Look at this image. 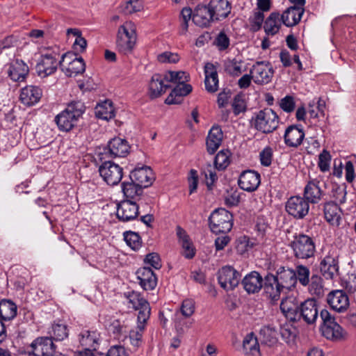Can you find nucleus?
Segmentation results:
<instances>
[{"label":"nucleus","mask_w":356,"mask_h":356,"mask_svg":"<svg viewBox=\"0 0 356 356\" xmlns=\"http://www.w3.org/2000/svg\"><path fill=\"white\" fill-rule=\"evenodd\" d=\"M149 87L151 97L156 98L171 86L165 81V75L155 74L152 76Z\"/></svg>","instance_id":"473e14b6"},{"label":"nucleus","mask_w":356,"mask_h":356,"mask_svg":"<svg viewBox=\"0 0 356 356\" xmlns=\"http://www.w3.org/2000/svg\"><path fill=\"white\" fill-rule=\"evenodd\" d=\"M289 245L297 259H307L314 256L315 243L312 238L306 234H296Z\"/></svg>","instance_id":"20e7f679"},{"label":"nucleus","mask_w":356,"mask_h":356,"mask_svg":"<svg viewBox=\"0 0 356 356\" xmlns=\"http://www.w3.org/2000/svg\"><path fill=\"white\" fill-rule=\"evenodd\" d=\"M138 325L137 326L140 327L143 325V328H145V323L148 321L150 316L151 308L149 307V302L147 304L143 305L141 308L138 309Z\"/></svg>","instance_id":"680f3d73"},{"label":"nucleus","mask_w":356,"mask_h":356,"mask_svg":"<svg viewBox=\"0 0 356 356\" xmlns=\"http://www.w3.org/2000/svg\"><path fill=\"white\" fill-rule=\"evenodd\" d=\"M86 106L81 101H72L66 108L58 113L54 119L61 131H70L76 124L79 118L84 113Z\"/></svg>","instance_id":"f03ea898"},{"label":"nucleus","mask_w":356,"mask_h":356,"mask_svg":"<svg viewBox=\"0 0 356 356\" xmlns=\"http://www.w3.org/2000/svg\"><path fill=\"white\" fill-rule=\"evenodd\" d=\"M250 122L252 127L257 131L268 134L278 128L280 118L273 109L265 108L254 112Z\"/></svg>","instance_id":"7ed1b4c3"},{"label":"nucleus","mask_w":356,"mask_h":356,"mask_svg":"<svg viewBox=\"0 0 356 356\" xmlns=\"http://www.w3.org/2000/svg\"><path fill=\"white\" fill-rule=\"evenodd\" d=\"M103 180L110 186L118 184L123 177V169L112 161H104L99 168Z\"/></svg>","instance_id":"4468645a"},{"label":"nucleus","mask_w":356,"mask_h":356,"mask_svg":"<svg viewBox=\"0 0 356 356\" xmlns=\"http://www.w3.org/2000/svg\"><path fill=\"white\" fill-rule=\"evenodd\" d=\"M261 183V176L254 170H248L243 171L238 179L239 187L245 191L252 192L256 191Z\"/></svg>","instance_id":"412c9836"},{"label":"nucleus","mask_w":356,"mask_h":356,"mask_svg":"<svg viewBox=\"0 0 356 356\" xmlns=\"http://www.w3.org/2000/svg\"><path fill=\"white\" fill-rule=\"evenodd\" d=\"M225 71L232 76H238L243 72L241 62L236 59L227 61L225 65Z\"/></svg>","instance_id":"13d9d810"},{"label":"nucleus","mask_w":356,"mask_h":356,"mask_svg":"<svg viewBox=\"0 0 356 356\" xmlns=\"http://www.w3.org/2000/svg\"><path fill=\"white\" fill-rule=\"evenodd\" d=\"M325 184L320 179L316 178L307 181L305 186L303 197L309 204H318L325 195L322 188Z\"/></svg>","instance_id":"f3484780"},{"label":"nucleus","mask_w":356,"mask_h":356,"mask_svg":"<svg viewBox=\"0 0 356 356\" xmlns=\"http://www.w3.org/2000/svg\"><path fill=\"white\" fill-rule=\"evenodd\" d=\"M320 317L322 321L321 331L323 337L332 341L340 340L343 337V328L327 310L322 309L320 312Z\"/></svg>","instance_id":"0eeeda50"},{"label":"nucleus","mask_w":356,"mask_h":356,"mask_svg":"<svg viewBox=\"0 0 356 356\" xmlns=\"http://www.w3.org/2000/svg\"><path fill=\"white\" fill-rule=\"evenodd\" d=\"M17 307L14 302L8 299L0 301V320L10 322L17 316Z\"/></svg>","instance_id":"58836bf2"},{"label":"nucleus","mask_w":356,"mask_h":356,"mask_svg":"<svg viewBox=\"0 0 356 356\" xmlns=\"http://www.w3.org/2000/svg\"><path fill=\"white\" fill-rule=\"evenodd\" d=\"M243 351L246 356H261L259 344L253 332L248 334L243 340Z\"/></svg>","instance_id":"e433bc0d"},{"label":"nucleus","mask_w":356,"mask_h":356,"mask_svg":"<svg viewBox=\"0 0 356 356\" xmlns=\"http://www.w3.org/2000/svg\"><path fill=\"white\" fill-rule=\"evenodd\" d=\"M216 167H213L211 164H209L207 167L204 170V174L207 180V185L208 187L212 186L216 181L218 179L216 175Z\"/></svg>","instance_id":"338daca9"},{"label":"nucleus","mask_w":356,"mask_h":356,"mask_svg":"<svg viewBox=\"0 0 356 356\" xmlns=\"http://www.w3.org/2000/svg\"><path fill=\"white\" fill-rule=\"evenodd\" d=\"M144 330L145 328L143 327L142 325L140 327L137 326L134 330H131L130 331L128 330L130 343L134 348H137L141 346Z\"/></svg>","instance_id":"6e6d98bb"},{"label":"nucleus","mask_w":356,"mask_h":356,"mask_svg":"<svg viewBox=\"0 0 356 356\" xmlns=\"http://www.w3.org/2000/svg\"><path fill=\"white\" fill-rule=\"evenodd\" d=\"M280 332L282 339L287 343L293 341L296 336L295 329L289 324L282 325L280 329Z\"/></svg>","instance_id":"bf43d9fd"},{"label":"nucleus","mask_w":356,"mask_h":356,"mask_svg":"<svg viewBox=\"0 0 356 356\" xmlns=\"http://www.w3.org/2000/svg\"><path fill=\"white\" fill-rule=\"evenodd\" d=\"M294 273L296 277V282L298 281L303 286H307L309 284L310 270L307 266L302 264L298 265L294 270Z\"/></svg>","instance_id":"49530a36"},{"label":"nucleus","mask_w":356,"mask_h":356,"mask_svg":"<svg viewBox=\"0 0 356 356\" xmlns=\"http://www.w3.org/2000/svg\"><path fill=\"white\" fill-rule=\"evenodd\" d=\"M232 4L228 0H210L207 6H197L193 22L199 26H207L211 22L222 21L231 13Z\"/></svg>","instance_id":"f257e3e1"},{"label":"nucleus","mask_w":356,"mask_h":356,"mask_svg":"<svg viewBox=\"0 0 356 356\" xmlns=\"http://www.w3.org/2000/svg\"><path fill=\"white\" fill-rule=\"evenodd\" d=\"M264 19V15L261 11L255 12L252 17L250 18V30L258 31L262 26Z\"/></svg>","instance_id":"0e129e2a"},{"label":"nucleus","mask_w":356,"mask_h":356,"mask_svg":"<svg viewBox=\"0 0 356 356\" xmlns=\"http://www.w3.org/2000/svg\"><path fill=\"white\" fill-rule=\"evenodd\" d=\"M122 12L125 15H131L143 9V5L139 0H129L121 6Z\"/></svg>","instance_id":"052dcab7"},{"label":"nucleus","mask_w":356,"mask_h":356,"mask_svg":"<svg viewBox=\"0 0 356 356\" xmlns=\"http://www.w3.org/2000/svg\"><path fill=\"white\" fill-rule=\"evenodd\" d=\"M308 291L310 294L321 297L323 295V279L317 274H313L309 280Z\"/></svg>","instance_id":"c03bdc74"},{"label":"nucleus","mask_w":356,"mask_h":356,"mask_svg":"<svg viewBox=\"0 0 356 356\" xmlns=\"http://www.w3.org/2000/svg\"><path fill=\"white\" fill-rule=\"evenodd\" d=\"M233 112L236 116L246 111V103L242 96L237 95L234 97L232 102Z\"/></svg>","instance_id":"69168bd1"},{"label":"nucleus","mask_w":356,"mask_h":356,"mask_svg":"<svg viewBox=\"0 0 356 356\" xmlns=\"http://www.w3.org/2000/svg\"><path fill=\"white\" fill-rule=\"evenodd\" d=\"M327 301L330 307L338 312L346 311L349 306L348 297L341 290L331 291L327 296Z\"/></svg>","instance_id":"bb28decb"},{"label":"nucleus","mask_w":356,"mask_h":356,"mask_svg":"<svg viewBox=\"0 0 356 356\" xmlns=\"http://www.w3.org/2000/svg\"><path fill=\"white\" fill-rule=\"evenodd\" d=\"M275 277L277 279L281 286L288 291L291 290L296 286V280L294 270L290 268L280 267Z\"/></svg>","instance_id":"7c9ffc66"},{"label":"nucleus","mask_w":356,"mask_h":356,"mask_svg":"<svg viewBox=\"0 0 356 356\" xmlns=\"http://www.w3.org/2000/svg\"><path fill=\"white\" fill-rule=\"evenodd\" d=\"M204 84L207 92L213 93L218 89V75L216 66L211 63L204 65Z\"/></svg>","instance_id":"2f4dec72"},{"label":"nucleus","mask_w":356,"mask_h":356,"mask_svg":"<svg viewBox=\"0 0 356 356\" xmlns=\"http://www.w3.org/2000/svg\"><path fill=\"white\" fill-rule=\"evenodd\" d=\"M189 76L188 74L183 71L179 72H172L169 71L165 74V81L168 83V84L172 82L177 84L179 83H184L188 81Z\"/></svg>","instance_id":"603ef678"},{"label":"nucleus","mask_w":356,"mask_h":356,"mask_svg":"<svg viewBox=\"0 0 356 356\" xmlns=\"http://www.w3.org/2000/svg\"><path fill=\"white\" fill-rule=\"evenodd\" d=\"M49 338H52L53 342L54 341H63L68 337L67 327L65 324H54L51 327V331L49 332Z\"/></svg>","instance_id":"a18cd8bd"},{"label":"nucleus","mask_w":356,"mask_h":356,"mask_svg":"<svg viewBox=\"0 0 356 356\" xmlns=\"http://www.w3.org/2000/svg\"><path fill=\"white\" fill-rule=\"evenodd\" d=\"M320 317L322 321L321 331L323 337L332 341L340 340L343 337V328L327 310L322 309L320 312Z\"/></svg>","instance_id":"423d86ee"},{"label":"nucleus","mask_w":356,"mask_h":356,"mask_svg":"<svg viewBox=\"0 0 356 356\" xmlns=\"http://www.w3.org/2000/svg\"><path fill=\"white\" fill-rule=\"evenodd\" d=\"M109 329L118 337H127L128 325L124 321L113 319L110 324Z\"/></svg>","instance_id":"8fccbe9b"},{"label":"nucleus","mask_w":356,"mask_h":356,"mask_svg":"<svg viewBox=\"0 0 356 356\" xmlns=\"http://www.w3.org/2000/svg\"><path fill=\"white\" fill-rule=\"evenodd\" d=\"M300 302L294 296H288L282 300L280 309L287 320L291 322H297Z\"/></svg>","instance_id":"5701e85b"},{"label":"nucleus","mask_w":356,"mask_h":356,"mask_svg":"<svg viewBox=\"0 0 356 356\" xmlns=\"http://www.w3.org/2000/svg\"><path fill=\"white\" fill-rule=\"evenodd\" d=\"M81 346L86 350L97 351L100 342V334L97 330L83 329L79 334Z\"/></svg>","instance_id":"a878e982"},{"label":"nucleus","mask_w":356,"mask_h":356,"mask_svg":"<svg viewBox=\"0 0 356 356\" xmlns=\"http://www.w3.org/2000/svg\"><path fill=\"white\" fill-rule=\"evenodd\" d=\"M42 96V89L35 86H26L21 89L19 100L22 104L31 106L37 104Z\"/></svg>","instance_id":"cd10ccee"},{"label":"nucleus","mask_w":356,"mask_h":356,"mask_svg":"<svg viewBox=\"0 0 356 356\" xmlns=\"http://www.w3.org/2000/svg\"><path fill=\"white\" fill-rule=\"evenodd\" d=\"M250 72L256 84L264 85L271 81L274 70L269 62L258 61L252 65Z\"/></svg>","instance_id":"dca6fc26"},{"label":"nucleus","mask_w":356,"mask_h":356,"mask_svg":"<svg viewBox=\"0 0 356 356\" xmlns=\"http://www.w3.org/2000/svg\"><path fill=\"white\" fill-rule=\"evenodd\" d=\"M117 35H123L131 39V40L136 41V27L135 24L131 21L125 22L118 28Z\"/></svg>","instance_id":"09e8293b"},{"label":"nucleus","mask_w":356,"mask_h":356,"mask_svg":"<svg viewBox=\"0 0 356 356\" xmlns=\"http://www.w3.org/2000/svg\"><path fill=\"white\" fill-rule=\"evenodd\" d=\"M323 209L324 216L327 222L332 225H338L339 223V220L341 219V209L337 203L334 202H327L325 203Z\"/></svg>","instance_id":"ea45409f"},{"label":"nucleus","mask_w":356,"mask_h":356,"mask_svg":"<svg viewBox=\"0 0 356 356\" xmlns=\"http://www.w3.org/2000/svg\"><path fill=\"white\" fill-rule=\"evenodd\" d=\"M126 296L129 300V302L131 305L130 307L135 310L141 308L143 305L148 303V302L138 292H128Z\"/></svg>","instance_id":"4d7b16f0"},{"label":"nucleus","mask_w":356,"mask_h":356,"mask_svg":"<svg viewBox=\"0 0 356 356\" xmlns=\"http://www.w3.org/2000/svg\"><path fill=\"white\" fill-rule=\"evenodd\" d=\"M60 69L67 76H76L85 72L86 65L81 57L78 58L76 54L67 52L61 56Z\"/></svg>","instance_id":"1a4fd4ad"},{"label":"nucleus","mask_w":356,"mask_h":356,"mask_svg":"<svg viewBox=\"0 0 356 356\" xmlns=\"http://www.w3.org/2000/svg\"><path fill=\"white\" fill-rule=\"evenodd\" d=\"M264 280L258 272L252 271L243 277L241 284L247 293H256L262 289Z\"/></svg>","instance_id":"c756f323"},{"label":"nucleus","mask_w":356,"mask_h":356,"mask_svg":"<svg viewBox=\"0 0 356 356\" xmlns=\"http://www.w3.org/2000/svg\"><path fill=\"white\" fill-rule=\"evenodd\" d=\"M339 253L336 248H330L323 253L319 264V270L327 280H332L339 271Z\"/></svg>","instance_id":"6e6552de"},{"label":"nucleus","mask_w":356,"mask_h":356,"mask_svg":"<svg viewBox=\"0 0 356 356\" xmlns=\"http://www.w3.org/2000/svg\"><path fill=\"white\" fill-rule=\"evenodd\" d=\"M138 215V206L136 202L124 200L118 204L116 216L120 221L129 222L133 220Z\"/></svg>","instance_id":"aec40b11"},{"label":"nucleus","mask_w":356,"mask_h":356,"mask_svg":"<svg viewBox=\"0 0 356 356\" xmlns=\"http://www.w3.org/2000/svg\"><path fill=\"white\" fill-rule=\"evenodd\" d=\"M229 151H220L214 159V166L218 170H225L229 165Z\"/></svg>","instance_id":"864d4df0"},{"label":"nucleus","mask_w":356,"mask_h":356,"mask_svg":"<svg viewBox=\"0 0 356 356\" xmlns=\"http://www.w3.org/2000/svg\"><path fill=\"white\" fill-rule=\"evenodd\" d=\"M58 57L59 54L56 51L42 54L35 66L38 74L41 77H47L54 74L58 67H60Z\"/></svg>","instance_id":"9d476101"},{"label":"nucleus","mask_w":356,"mask_h":356,"mask_svg":"<svg viewBox=\"0 0 356 356\" xmlns=\"http://www.w3.org/2000/svg\"><path fill=\"white\" fill-rule=\"evenodd\" d=\"M122 191L123 193L124 200H130L136 202L143 194V188L134 181H123L122 183Z\"/></svg>","instance_id":"4c0bfd02"},{"label":"nucleus","mask_w":356,"mask_h":356,"mask_svg":"<svg viewBox=\"0 0 356 356\" xmlns=\"http://www.w3.org/2000/svg\"><path fill=\"white\" fill-rule=\"evenodd\" d=\"M192 91L190 84L179 83L177 84L170 94L165 100L167 104H179L181 102L184 96L188 95Z\"/></svg>","instance_id":"72a5a7b5"},{"label":"nucleus","mask_w":356,"mask_h":356,"mask_svg":"<svg viewBox=\"0 0 356 356\" xmlns=\"http://www.w3.org/2000/svg\"><path fill=\"white\" fill-rule=\"evenodd\" d=\"M304 13L303 8H299L298 6H293L288 8L281 15L282 24L286 26L290 27L296 25L301 19Z\"/></svg>","instance_id":"f704fd0d"},{"label":"nucleus","mask_w":356,"mask_h":356,"mask_svg":"<svg viewBox=\"0 0 356 356\" xmlns=\"http://www.w3.org/2000/svg\"><path fill=\"white\" fill-rule=\"evenodd\" d=\"M305 138V132L301 125L289 126L284 132V140L287 147H298Z\"/></svg>","instance_id":"393cba45"},{"label":"nucleus","mask_w":356,"mask_h":356,"mask_svg":"<svg viewBox=\"0 0 356 356\" xmlns=\"http://www.w3.org/2000/svg\"><path fill=\"white\" fill-rule=\"evenodd\" d=\"M346 185L345 184L342 185L334 184L332 188V195L334 198L336 203L342 204L346 201Z\"/></svg>","instance_id":"5fc2aeb1"},{"label":"nucleus","mask_w":356,"mask_h":356,"mask_svg":"<svg viewBox=\"0 0 356 356\" xmlns=\"http://www.w3.org/2000/svg\"><path fill=\"white\" fill-rule=\"evenodd\" d=\"M124 240L131 249L138 250L142 245L141 238L136 232L127 231L124 233Z\"/></svg>","instance_id":"3c124183"},{"label":"nucleus","mask_w":356,"mask_h":356,"mask_svg":"<svg viewBox=\"0 0 356 356\" xmlns=\"http://www.w3.org/2000/svg\"><path fill=\"white\" fill-rule=\"evenodd\" d=\"M264 292L273 303L280 299L281 293L284 289L277 282V279L271 273H268L264 277L263 286Z\"/></svg>","instance_id":"a211bd4d"},{"label":"nucleus","mask_w":356,"mask_h":356,"mask_svg":"<svg viewBox=\"0 0 356 356\" xmlns=\"http://www.w3.org/2000/svg\"><path fill=\"white\" fill-rule=\"evenodd\" d=\"M331 156L327 150H323L319 155L318 167L322 172H326L330 168Z\"/></svg>","instance_id":"774afa93"},{"label":"nucleus","mask_w":356,"mask_h":356,"mask_svg":"<svg viewBox=\"0 0 356 356\" xmlns=\"http://www.w3.org/2000/svg\"><path fill=\"white\" fill-rule=\"evenodd\" d=\"M285 210L293 218L301 220L308 214L309 204L303 197L292 196L287 200Z\"/></svg>","instance_id":"ddd939ff"},{"label":"nucleus","mask_w":356,"mask_h":356,"mask_svg":"<svg viewBox=\"0 0 356 356\" xmlns=\"http://www.w3.org/2000/svg\"><path fill=\"white\" fill-rule=\"evenodd\" d=\"M319 316L318 305L314 298H308L300 302L297 322H303L309 326H314Z\"/></svg>","instance_id":"9b49d317"},{"label":"nucleus","mask_w":356,"mask_h":356,"mask_svg":"<svg viewBox=\"0 0 356 356\" xmlns=\"http://www.w3.org/2000/svg\"><path fill=\"white\" fill-rule=\"evenodd\" d=\"M273 157V150L271 147H265L259 153V160L261 165L268 167L271 165Z\"/></svg>","instance_id":"e2e57ef3"},{"label":"nucleus","mask_w":356,"mask_h":356,"mask_svg":"<svg viewBox=\"0 0 356 356\" xmlns=\"http://www.w3.org/2000/svg\"><path fill=\"white\" fill-rule=\"evenodd\" d=\"M209 227L213 233L226 234L233 226L232 213L223 208L215 209L209 218Z\"/></svg>","instance_id":"39448f33"},{"label":"nucleus","mask_w":356,"mask_h":356,"mask_svg":"<svg viewBox=\"0 0 356 356\" xmlns=\"http://www.w3.org/2000/svg\"><path fill=\"white\" fill-rule=\"evenodd\" d=\"M282 20L279 13H271L264 22V29L268 35H274L281 27Z\"/></svg>","instance_id":"79ce46f5"},{"label":"nucleus","mask_w":356,"mask_h":356,"mask_svg":"<svg viewBox=\"0 0 356 356\" xmlns=\"http://www.w3.org/2000/svg\"><path fill=\"white\" fill-rule=\"evenodd\" d=\"M129 149L130 146L126 140L116 137L108 141L106 147L104 149V153L111 158L125 157Z\"/></svg>","instance_id":"6ab92c4d"},{"label":"nucleus","mask_w":356,"mask_h":356,"mask_svg":"<svg viewBox=\"0 0 356 356\" xmlns=\"http://www.w3.org/2000/svg\"><path fill=\"white\" fill-rule=\"evenodd\" d=\"M137 279L140 286L145 291L153 290L157 284V277L149 267H143L137 270Z\"/></svg>","instance_id":"c85d7f7f"},{"label":"nucleus","mask_w":356,"mask_h":356,"mask_svg":"<svg viewBox=\"0 0 356 356\" xmlns=\"http://www.w3.org/2000/svg\"><path fill=\"white\" fill-rule=\"evenodd\" d=\"M241 279L240 273L229 266L221 268L218 272V281L220 286L225 291L235 289Z\"/></svg>","instance_id":"2eb2a0df"},{"label":"nucleus","mask_w":356,"mask_h":356,"mask_svg":"<svg viewBox=\"0 0 356 356\" xmlns=\"http://www.w3.org/2000/svg\"><path fill=\"white\" fill-rule=\"evenodd\" d=\"M26 351L29 355L33 356H54L56 346L52 338L38 337L26 348Z\"/></svg>","instance_id":"f8f14e48"},{"label":"nucleus","mask_w":356,"mask_h":356,"mask_svg":"<svg viewBox=\"0 0 356 356\" xmlns=\"http://www.w3.org/2000/svg\"><path fill=\"white\" fill-rule=\"evenodd\" d=\"M136 40H131V39L123 35H117L116 46L120 52L123 54L130 53L134 47Z\"/></svg>","instance_id":"de8ad7c7"},{"label":"nucleus","mask_w":356,"mask_h":356,"mask_svg":"<svg viewBox=\"0 0 356 356\" xmlns=\"http://www.w3.org/2000/svg\"><path fill=\"white\" fill-rule=\"evenodd\" d=\"M95 115L105 120L113 118L115 116V110L112 102L106 100L99 104L95 108Z\"/></svg>","instance_id":"a19ab883"},{"label":"nucleus","mask_w":356,"mask_h":356,"mask_svg":"<svg viewBox=\"0 0 356 356\" xmlns=\"http://www.w3.org/2000/svg\"><path fill=\"white\" fill-rule=\"evenodd\" d=\"M130 180L134 181L143 188L152 185L154 180L152 170L148 166L136 168L129 175Z\"/></svg>","instance_id":"4be33fe9"},{"label":"nucleus","mask_w":356,"mask_h":356,"mask_svg":"<svg viewBox=\"0 0 356 356\" xmlns=\"http://www.w3.org/2000/svg\"><path fill=\"white\" fill-rule=\"evenodd\" d=\"M222 140V131L219 126H213L206 141L207 152L213 154L218 149Z\"/></svg>","instance_id":"c9c22d12"},{"label":"nucleus","mask_w":356,"mask_h":356,"mask_svg":"<svg viewBox=\"0 0 356 356\" xmlns=\"http://www.w3.org/2000/svg\"><path fill=\"white\" fill-rule=\"evenodd\" d=\"M29 72L28 65L20 59L13 60L8 66L7 74L15 82L24 81Z\"/></svg>","instance_id":"b1692460"},{"label":"nucleus","mask_w":356,"mask_h":356,"mask_svg":"<svg viewBox=\"0 0 356 356\" xmlns=\"http://www.w3.org/2000/svg\"><path fill=\"white\" fill-rule=\"evenodd\" d=\"M260 336L263 343L273 346L277 342V331L271 325L264 326L260 330Z\"/></svg>","instance_id":"37998d69"}]
</instances>
